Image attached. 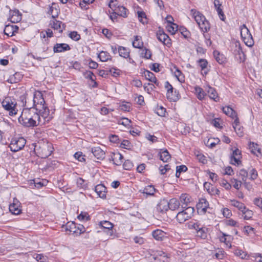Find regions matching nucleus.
I'll return each mask as SVG.
<instances>
[{
  "instance_id": "1",
  "label": "nucleus",
  "mask_w": 262,
  "mask_h": 262,
  "mask_svg": "<svg viewBox=\"0 0 262 262\" xmlns=\"http://www.w3.org/2000/svg\"><path fill=\"white\" fill-rule=\"evenodd\" d=\"M37 110L34 107L24 108L18 118L19 122L26 127H34L43 124L50 120L49 108H45L41 115L38 114Z\"/></svg>"
},
{
  "instance_id": "2",
  "label": "nucleus",
  "mask_w": 262,
  "mask_h": 262,
  "mask_svg": "<svg viewBox=\"0 0 262 262\" xmlns=\"http://www.w3.org/2000/svg\"><path fill=\"white\" fill-rule=\"evenodd\" d=\"M194 211V209L193 207H188L186 208L177 214L176 219L179 223L182 224L191 217Z\"/></svg>"
},
{
  "instance_id": "3",
  "label": "nucleus",
  "mask_w": 262,
  "mask_h": 262,
  "mask_svg": "<svg viewBox=\"0 0 262 262\" xmlns=\"http://www.w3.org/2000/svg\"><path fill=\"white\" fill-rule=\"evenodd\" d=\"M2 106L7 111L9 112L10 116L16 114V103L14 99L10 97H6L2 102Z\"/></svg>"
},
{
  "instance_id": "4",
  "label": "nucleus",
  "mask_w": 262,
  "mask_h": 262,
  "mask_svg": "<svg viewBox=\"0 0 262 262\" xmlns=\"http://www.w3.org/2000/svg\"><path fill=\"white\" fill-rule=\"evenodd\" d=\"M26 143V140L23 137L13 138L9 145L10 150L13 152H17L22 149Z\"/></svg>"
},
{
  "instance_id": "5",
  "label": "nucleus",
  "mask_w": 262,
  "mask_h": 262,
  "mask_svg": "<svg viewBox=\"0 0 262 262\" xmlns=\"http://www.w3.org/2000/svg\"><path fill=\"white\" fill-rule=\"evenodd\" d=\"M241 35L245 44L249 47L253 45V39L251 34L245 25L241 27Z\"/></svg>"
},
{
  "instance_id": "6",
  "label": "nucleus",
  "mask_w": 262,
  "mask_h": 262,
  "mask_svg": "<svg viewBox=\"0 0 262 262\" xmlns=\"http://www.w3.org/2000/svg\"><path fill=\"white\" fill-rule=\"evenodd\" d=\"M150 260L152 262H169V257L162 251L153 250L151 253Z\"/></svg>"
},
{
  "instance_id": "7",
  "label": "nucleus",
  "mask_w": 262,
  "mask_h": 262,
  "mask_svg": "<svg viewBox=\"0 0 262 262\" xmlns=\"http://www.w3.org/2000/svg\"><path fill=\"white\" fill-rule=\"evenodd\" d=\"M233 54L236 60L239 62H244L245 60V55L242 51V47L239 42L234 43Z\"/></svg>"
},
{
  "instance_id": "8",
  "label": "nucleus",
  "mask_w": 262,
  "mask_h": 262,
  "mask_svg": "<svg viewBox=\"0 0 262 262\" xmlns=\"http://www.w3.org/2000/svg\"><path fill=\"white\" fill-rule=\"evenodd\" d=\"M156 36L157 39L164 45L170 47L171 45V39L163 30H159L157 32Z\"/></svg>"
},
{
  "instance_id": "9",
  "label": "nucleus",
  "mask_w": 262,
  "mask_h": 262,
  "mask_svg": "<svg viewBox=\"0 0 262 262\" xmlns=\"http://www.w3.org/2000/svg\"><path fill=\"white\" fill-rule=\"evenodd\" d=\"M45 100L42 97V95L40 92H36L34 95L33 103L34 106L39 105L40 106V108H42L44 110L45 108H48L45 106Z\"/></svg>"
},
{
  "instance_id": "10",
  "label": "nucleus",
  "mask_w": 262,
  "mask_h": 262,
  "mask_svg": "<svg viewBox=\"0 0 262 262\" xmlns=\"http://www.w3.org/2000/svg\"><path fill=\"white\" fill-rule=\"evenodd\" d=\"M56 16H57V14L55 15H52L53 19L51 20L50 25L54 30H57L59 32H62L63 29L65 28V25L61 21L55 19Z\"/></svg>"
},
{
  "instance_id": "11",
  "label": "nucleus",
  "mask_w": 262,
  "mask_h": 262,
  "mask_svg": "<svg viewBox=\"0 0 262 262\" xmlns=\"http://www.w3.org/2000/svg\"><path fill=\"white\" fill-rule=\"evenodd\" d=\"M20 203L17 199H14L13 203L10 204L9 206L10 211L15 215L20 214L21 211L20 209Z\"/></svg>"
},
{
  "instance_id": "12",
  "label": "nucleus",
  "mask_w": 262,
  "mask_h": 262,
  "mask_svg": "<svg viewBox=\"0 0 262 262\" xmlns=\"http://www.w3.org/2000/svg\"><path fill=\"white\" fill-rule=\"evenodd\" d=\"M241 157V151L238 148H236L233 151L230 157L231 164L233 165H239L241 163L240 160Z\"/></svg>"
},
{
  "instance_id": "13",
  "label": "nucleus",
  "mask_w": 262,
  "mask_h": 262,
  "mask_svg": "<svg viewBox=\"0 0 262 262\" xmlns=\"http://www.w3.org/2000/svg\"><path fill=\"white\" fill-rule=\"evenodd\" d=\"M10 21L13 23H18L21 19V14L17 9L13 10H10Z\"/></svg>"
},
{
  "instance_id": "14",
  "label": "nucleus",
  "mask_w": 262,
  "mask_h": 262,
  "mask_svg": "<svg viewBox=\"0 0 262 262\" xmlns=\"http://www.w3.org/2000/svg\"><path fill=\"white\" fill-rule=\"evenodd\" d=\"M92 153L95 157L99 160H103L105 158V153L100 147H94L91 149Z\"/></svg>"
},
{
  "instance_id": "15",
  "label": "nucleus",
  "mask_w": 262,
  "mask_h": 262,
  "mask_svg": "<svg viewBox=\"0 0 262 262\" xmlns=\"http://www.w3.org/2000/svg\"><path fill=\"white\" fill-rule=\"evenodd\" d=\"M152 235L156 240L159 241H162L167 238V233L160 229L153 231Z\"/></svg>"
},
{
  "instance_id": "16",
  "label": "nucleus",
  "mask_w": 262,
  "mask_h": 262,
  "mask_svg": "<svg viewBox=\"0 0 262 262\" xmlns=\"http://www.w3.org/2000/svg\"><path fill=\"white\" fill-rule=\"evenodd\" d=\"M118 52L120 56L124 58H128V61L130 63L134 62V60L129 57V51L128 49L122 46H119L118 48Z\"/></svg>"
},
{
  "instance_id": "17",
  "label": "nucleus",
  "mask_w": 262,
  "mask_h": 262,
  "mask_svg": "<svg viewBox=\"0 0 262 262\" xmlns=\"http://www.w3.org/2000/svg\"><path fill=\"white\" fill-rule=\"evenodd\" d=\"M168 201L166 199L161 200L157 205V210L162 213H164L168 210L169 206H168Z\"/></svg>"
},
{
  "instance_id": "18",
  "label": "nucleus",
  "mask_w": 262,
  "mask_h": 262,
  "mask_svg": "<svg viewBox=\"0 0 262 262\" xmlns=\"http://www.w3.org/2000/svg\"><path fill=\"white\" fill-rule=\"evenodd\" d=\"M70 46L67 43H56L53 48L54 53H59L70 50Z\"/></svg>"
},
{
  "instance_id": "19",
  "label": "nucleus",
  "mask_w": 262,
  "mask_h": 262,
  "mask_svg": "<svg viewBox=\"0 0 262 262\" xmlns=\"http://www.w3.org/2000/svg\"><path fill=\"white\" fill-rule=\"evenodd\" d=\"M190 12L191 15L198 24V23H201L202 21H204L205 19H206L205 17L202 13L197 11L195 9H191Z\"/></svg>"
},
{
  "instance_id": "20",
  "label": "nucleus",
  "mask_w": 262,
  "mask_h": 262,
  "mask_svg": "<svg viewBox=\"0 0 262 262\" xmlns=\"http://www.w3.org/2000/svg\"><path fill=\"white\" fill-rule=\"evenodd\" d=\"M98 195L102 199L106 198V187L102 184L97 185L95 188Z\"/></svg>"
},
{
  "instance_id": "21",
  "label": "nucleus",
  "mask_w": 262,
  "mask_h": 262,
  "mask_svg": "<svg viewBox=\"0 0 262 262\" xmlns=\"http://www.w3.org/2000/svg\"><path fill=\"white\" fill-rule=\"evenodd\" d=\"M233 127L237 135L239 137L243 136V128L239 125V121L238 117H236L233 123Z\"/></svg>"
},
{
  "instance_id": "22",
  "label": "nucleus",
  "mask_w": 262,
  "mask_h": 262,
  "mask_svg": "<svg viewBox=\"0 0 262 262\" xmlns=\"http://www.w3.org/2000/svg\"><path fill=\"white\" fill-rule=\"evenodd\" d=\"M214 7L217 12L218 15L222 20H224L225 17L223 11L222 9L221 8L222 4L220 3L219 0H214Z\"/></svg>"
},
{
  "instance_id": "23",
  "label": "nucleus",
  "mask_w": 262,
  "mask_h": 262,
  "mask_svg": "<svg viewBox=\"0 0 262 262\" xmlns=\"http://www.w3.org/2000/svg\"><path fill=\"white\" fill-rule=\"evenodd\" d=\"M99 225L103 229L108 230L110 235H113L112 229L114 225L112 223L107 221H103L100 222Z\"/></svg>"
},
{
  "instance_id": "24",
  "label": "nucleus",
  "mask_w": 262,
  "mask_h": 262,
  "mask_svg": "<svg viewBox=\"0 0 262 262\" xmlns=\"http://www.w3.org/2000/svg\"><path fill=\"white\" fill-rule=\"evenodd\" d=\"M139 191L143 194H145L148 196H152L156 192V189L152 185H148L146 186L143 190L141 189Z\"/></svg>"
},
{
  "instance_id": "25",
  "label": "nucleus",
  "mask_w": 262,
  "mask_h": 262,
  "mask_svg": "<svg viewBox=\"0 0 262 262\" xmlns=\"http://www.w3.org/2000/svg\"><path fill=\"white\" fill-rule=\"evenodd\" d=\"M209 203L206 199L201 198L199 200V202L197 204L198 209H201L203 212L206 211L207 209L208 208Z\"/></svg>"
},
{
  "instance_id": "26",
  "label": "nucleus",
  "mask_w": 262,
  "mask_h": 262,
  "mask_svg": "<svg viewBox=\"0 0 262 262\" xmlns=\"http://www.w3.org/2000/svg\"><path fill=\"white\" fill-rule=\"evenodd\" d=\"M222 110L226 115L233 119H236V117H237L236 112L229 106L223 107Z\"/></svg>"
},
{
  "instance_id": "27",
  "label": "nucleus",
  "mask_w": 262,
  "mask_h": 262,
  "mask_svg": "<svg viewBox=\"0 0 262 262\" xmlns=\"http://www.w3.org/2000/svg\"><path fill=\"white\" fill-rule=\"evenodd\" d=\"M83 75L84 77L88 79H90L92 82H94V84L93 85V87H97V83L96 82V76L93 74V73L90 71H85L83 72Z\"/></svg>"
},
{
  "instance_id": "28",
  "label": "nucleus",
  "mask_w": 262,
  "mask_h": 262,
  "mask_svg": "<svg viewBox=\"0 0 262 262\" xmlns=\"http://www.w3.org/2000/svg\"><path fill=\"white\" fill-rule=\"evenodd\" d=\"M168 206H169V209L171 210H175L179 208L180 205V202L175 198H172L168 201Z\"/></svg>"
},
{
  "instance_id": "29",
  "label": "nucleus",
  "mask_w": 262,
  "mask_h": 262,
  "mask_svg": "<svg viewBox=\"0 0 262 262\" xmlns=\"http://www.w3.org/2000/svg\"><path fill=\"white\" fill-rule=\"evenodd\" d=\"M123 156L119 152L114 154V157H112V160L114 164L116 165H120L123 162Z\"/></svg>"
},
{
  "instance_id": "30",
  "label": "nucleus",
  "mask_w": 262,
  "mask_h": 262,
  "mask_svg": "<svg viewBox=\"0 0 262 262\" xmlns=\"http://www.w3.org/2000/svg\"><path fill=\"white\" fill-rule=\"evenodd\" d=\"M199 67L201 68V70L203 72L205 75L207 74L208 70H207L208 66V62L205 59H200L197 61Z\"/></svg>"
},
{
  "instance_id": "31",
  "label": "nucleus",
  "mask_w": 262,
  "mask_h": 262,
  "mask_svg": "<svg viewBox=\"0 0 262 262\" xmlns=\"http://www.w3.org/2000/svg\"><path fill=\"white\" fill-rule=\"evenodd\" d=\"M114 13L117 14L118 16H120L123 17L127 16V10L122 6H119L116 9H115Z\"/></svg>"
},
{
  "instance_id": "32",
  "label": "nucleus",
  "mask_w": 262,
  "mask_h": 262,
  "mask_svg": "<svg viewBox=\"0 0 262 262\" xmlns=\"http://www.w3.org/2000/svg\"><path fill=\"white\" fill-rule=\"evenodd\" d=\"M180 203H181V206L183 208H187L188 204L190 203V199L189 196L187 194H182L180 198Z\"/></svg>"
},
{
  "instance_id": "33",
  "label": "nucleus",
  "mask_w": 262,
  "mask_h": 262,
  "mask_svg": "<svg viewBox=\"0 0 262 262\" xmlns=\"http://www.w3.org/2000/svg\"><path fill=\"white\" fill-rule=\"evenodd\" d=\"M169 95L170 97H169V95L168 94H167V93H166L167 98L170 101L176 102L179 99V93L176 90L173 91V88L172 89L171 92H170Z\"/></svg>"
},
{
  "instance_id": "34",
  "label": "nucleus",
  "mask_w": 262,
  "mask_h": 262,
  "mask_svg": "<svg viewBox=\"0 0 262 262\" xmlns=\"http://www.w3.org/2000/svg\"><path fill=\"white\" fill-rule=\"evenodd\" d=\"M133 46L135 48L141 49L143 46V42L142 41L141 37L136 35L135 36V40L133 41Z\"/></svg>"
},
{
  "instance_id": "35",
  "label": "nucleus",
  "mask_w": 262,
  "mask_h": 262,
  "mask_svg": "<svg viewBox=\"0 0 262 262\" xmlns=\"http://www.w3.org/2000/svg\"><path fill=\"white\" fill-rule=\"evenodd\" d=\"M160 159L164 162H167L170 159L171 156L167 149L163 150L159 152Z\"/></svg>"
},
{
  "instance_id": "36",
  "label": "nucleus",
  "mask_w": 262,
  "mask_h": 262,
  "mask_svg": "<svg viewBox=\"0 0 262 262\" xmlns=\"http://www.w3.org/2000/svg\"><path fill=\"white\" fill-rule=\"evenodd\" d=\"M198 25L201 31L204 33L209 31L210 28V24L206 19H205L204 21H202L201 23H198Z\"/></svg>"
},
{
  "instance_id": "37",
  "label": "nucleus",
  "mask_w": 262,
  "mask_h": 262,
  "mask_svg": "<svg viewBox=\"0 0 262 262\" xmlns=\"http://www.w3.org/2000/svg\"><path fill=\"white\" fill-rule=\"evenodd\" d=\"M207 92H208L209 97L211 99H213L216 102L219 101V97L217 96L216 91L215 90V89L214 88H212L211 87H209Z\"/></svg>"
},
{
  "instance_id": "38",
  "label": "nucleus",
  "mask_w": 262,
  "mask_h": 262,
  "mask_svg": "<svg viewBox=\"0 0 262 262\" xmlns=\"http://www.w3.org/2000/svg\"><path fill=\"white\" fill-rule=\"evenodd\" d=\"M144 76L149 81L157 84V80L153 73L149 71H146L144 72Z\"/></svg>"
},
{
  "instance_id": "39",
  "label": "nucleus",
  "mask_w": 262,
  "mask_h": 262,
  "mask_svg": "<svg viewBox=\"0 0 262 262\" xmlns=\"http://www.w3.org/2000/svg\"><path fill=\"white\" fill-rule=\"evenodd\" d=\"M98 58L102 62H105L111 59V55L105 51H101L98 55Z\"/></svg>"
},
{
  "instance_id": "40",
  "label": "nucleus",
  "mask_w": 262,
  "mask_h": 262,
  "mask_svg": "<svg viewBox=\"0 0 262 262\" xmlns=\"http://www.w3.org/2000/svg\"><path fill=\"white\" fill-rule=\"evenodd\" d=\"M32 256L36 261L39 262H46L48 259V257L42 254L34 253Z\"/></svg>"
},
{
  "instance_id": "41",
  "label": "nucleus",
  "mask_w": 262,
  "mask_h": 262,
  "mask_svg": "<svg viewBox=\"0 0 262 262\" xmlns=\"http://www.w3.org/2000/svg\"><path fill=\"white\" fill-rule=\"evenodd\" d=\"M242 214V216L243 217L245 220H249L251 219L253 215V212L247 209L246 207H245V209H244L243 211H241Z\"/></svg>"
},
{
  "instance_id": "42",
  "label": "nucleus",
  "mask_w": 262,
  "mask_h": 262,
  "mask_svg": "<svg viewBox=\"0 0 262 262\" xmlns=\"http://www.w3.org/2000/svg\"><path fill=\"white\" fill-rule=\"evenodd\" d=\"M4 33L8 36H12L14 35L15 30H14L13 25H7L4 29Z\"/></svg>"
},
{
  "instance_id": "43",
  "label": "nucleus",
  "mask_w": 262,
  "mask_h": 262,
  "mask_svg": "<svg viewBox=\"0 0 262 262\" xmlns=\"http://www.w3.org/2000/svg\"><path fill=\"white\" fill-rule=\"evenodd\" d=\"M213 55L216 60L220 63L222 64L225 61V58L223 55L221 54L219 52L215 51L213 52Z\"/></svg>"
},
{
  "instance_id": "44",
  "label": "nucleus",
  "mask_w": 262,
  "mask_h": 262,
  "mask_svg": "<svg viewBox=\"0 0 262 262\" xmlns=\"http://www.w3.org/2000/svg\"><path fill=\"white\" fill-rule=\"evenodd\" d=\"M167 31L171 34H174L178 30V26L174 23H171L167 26Z\"/></svg>"
},
{
  "instance_id": "45",
  "label": "nucleus",
  "mask_w": 262,
  "mask_h": 262,
  "mask_svg": "<svg viewBox=\"0 0 262 262\" xmlns=\"http://www.w3.org/2000/svg\"><path fill=\"white\" fill-rule=\"evenodd\" d=\"M249 146L253 154L256 155L257 153H260V149L258 147V145L257 144H254L253 142H250Z\"/></svg>"
},
{
  "instance_id": "46",
  "label": "nucleus",
  "mask_w": 262,
  "mask_h": 262,
  "mask_svg": "<svg viewBox=\"0 0 262 262\" xmlns=\"http://www.w3.org/2000/svg\"><path fill=\"white\" fill-rule=\"evenodd\" d=\"M232 205L236 207L239 211H243L244 209H245V205L236 200H233L231 201Z\"/></svg>"
},
{
  "instance_id": "47",
  "label": "nucleus",
  "mask_w": 262,
  "mask_h": 262,
  "mask_svg": "<svg viewBox=\"0 0 262 262\" xmlns=\"http://www.w3.org/2000/svg\"><path fill=\"white\" fill-rule=\"evenodd\" d=\"M78 219L81 221H88L90 220V216L86 212H81L77 216Z\"/></svg>"
},
{
  "instance_id": "48",
  "label": "nucleus",
  "mask_w": 262,
  "mask_h": 262,
  "mask_svg": "<svg viewBox=\"0 0 262 262\" xmlns=\"http://www.w3.org/2000/svg\"><path fill=\"white\" fill-rule=\"evenodd\" d=\"M195 91L198 98L199 100H203L205 97V93L203 90L200 87H196L195 88Z\"/></svg>"
},
{
  "instance_id": "49",
  "label": "nucleus",
  "mask_w": 262,
  "mask_h": 262,
  "mask_svg": "<svg viewBox=\"0 0 262 262\" xmlns=\"http://www.w3.org/2000/svg\"><path fill=\"white\" fill-rule=\"evenodd\" d=\"M207 229L201 226L200 229L196 231L197 235L202 238L205 239L207 237Z\"/></svg>"
},
{
  "instance_id": "50",
  "label": "nucleus",
  "mask_w": 262,
  "mask_h": 262,
  "mask_svg": "<svg viewBox=\"0 0 262 262\" xmlns=\"http://www.w3.org/2000/svg\"><path fill=\"white\" fill-rule=\"evenodd\" d=\"M34 186L37 188H40L43 187V186H46L48 183V181L46 180H34Z\"/></svg>"
},
{
  "instance_id": "51",
  "label": "nucleus",
  "mask_w": 262,
  "mask_h": 262,
  "mask_svg": "<svg viewBox=\"0 0 262 262\" xmlns=\"http://www.w3.org/2000/svg\"><path fill=\"white\" fill-rule=\"evenodd\" d=\"M52 152V150H49L48 146H45L43 147L42 149L41 157L44 158H47L50 155H51Z\"/></svg>"
},
{
  "instance_id": "52",
  "label": "nucleus",
  "mask_w": 262,
  "mask_h": 262,
  "mask_svg": "<svg viewBox=\"0 0 262 262\" xmlns=\"http://www.w3.org/2000/svg\"><path fill=\"white\" fill-rule=\"evenodd\" d=\"M141 55L143 57L146 59H149L151 56V52L149 49L144 48L142 50Z\"/></svg>"
},
{
  "instance_id": "53",
  "label": "nucleus",
  "mask_w": 262,
  "mask_h": 262,
  "mask_svg": "<svg viewBox=\"0 0 262 262\" xmlns=\"http://www.w3.org/2000/svg\"><path fill=\"white\" fill-rule=\"evenodd\" d=\"M118 3L116 0H111L108 4V7L112 10L115 11V9H116L119 7Z\"/></svg>"
},
{
  "instance_id": "54",
  "label": "nucleus",
  "mask_w": 262,
  "mask_h": 262,
  "mask_svg": "<svg viewBox=\"0 0 262 262\" xmlns=\"http://www.w3.org/2000/svg\"><path fill=\"white\" fill-rule=\"evenodd\" d=\"M249 179L251 180H254L257 179L258 174L255 169L252 168L249 171Z\"/></svg>"
},
{
  "instance_id": "55",
  "label": "nucleus",
  "mask_w": 262,
  "mask_h": 262,
  "mask_svg": "<svg viewBox=\"0 0 262 262\" xmlns=\"http://www.w3.org/2000/svg\"><path fill=\"white\" fill-rule=\"evenodd\" d=\"M120 109L122 111L128 112L130 108V103L129 102H125L120 105Z\"/></svg>"
},
{
  "instance_id": "56",
  "label": "nucleus",
  "mask_w": 262,
  "mask_h": 262,
  "mask_svg": "<svg viewBox=\"0 0 262 262\" xmlns=\"http://www.w3.org/2000/svg\"><path fill=\"white\" fill-rule=\"evenodd\" d=\"M138 15L139 20L143 24L147 22L146 14L144 12H138Z\"/></svg>"
},
{
  "instance_id": "57",
  "label": "nucleus",
  "mask_w": 262,
  "mask_h": 262,
  "mask_svg": "<svg viewBox=\"0 0 262 262\" xmlns=\"http://www.w3.org/2000/svg\"><path fill=\"white\" fill-rule=\"evenodd\" d=\"M196 157L198 160L200 162H201L203 164H206L207 163V160L206 159V158L203 154L199 153L196 155Z\"/></svg>"
},
{
  "instance_id": "58",
  "label": "nucleus",
  "mask_w": 262,
  "mask_h": 262,
  "mask_svg": "<svg viewBox=\"0 0 262 262\" xmlns=\"http://www.w3.org/2000/svg\"><path fill=\"white\" fill-rule=\"evenodd\" d=\"M67 230H69L70 232H73V233H76L77 231L76 229V225L74 223H72L69 224V223L66 225Z\"/></svg>"
},
{
  "instance_id": "59",
  "label": "nucleus",
  "mask_w": 262,
  "mask_h": 262,
  "mask_svg": "<svg viewBox=\"0 0 262 262\" xmlns=\"http://www.w3.org/2000/svg\"><path fill=\"white\" fill-rule=\"evenodd\" d=\"M170 169V167L168 164H166L164 166H160L159 170L161 174H165L167 171Z\"/></svg>"
},
{
  "instance_id": "60",
  "label": "nucleus",
  "mask_w": 262,
  "mask_h": 262,
  "mask_svg": "<svg viewBox=\"0 0 262 262\" xmlns=\"http://www.w3.org/2000/svg\"><path fill=\"white\" fill-rule=\"evenodd\" d=\"M133 167V163L129 160H126L123 163V167L126 170H130Z\"/></svg>"
},
{
  "instance_id": "61",
  "label": "nucleus",
  "mask_w": 262,
  "mask_h": 262,
  "mask_svg": "<svg viewBox=\"0 0 262 262\" xmlns=\"http://www.w3.org/2000/svg\"><path fill=\"white\" fill-rule=\"evenodd\" d=\"M239 175L242 177V181L245 182L248 176V172L246 170L242 169L239 171Z\"/></svg>"
},
{
  "instance_id": "62",
  "label": "nucleus",
  "mask_w": 262,
  "mask_h": 262,
  "mask_svg": "<svg viewBox=\"0 0 262 262\" xmlns=\"http://www.w3.org/2000/svg\"><path fill=\"white\" fill-rule=\"evenodd\" d=\"M69 36L71 38L74 40H78L80 38V36L76 32L73 31L69 34Z\"/></svg>"
},
{
  "instance_id": "63",
  "label": "nucleus",
  "mask_w": 262,
  "mask_h": 262,
  "mask_svg": "<svg viewBox=\"0 0 262 262\" xmlns=\"http://www.w3.org/2000/svg\"><path fill=\"white\" fill-rule=\"evenodd\" d=\"M75 158L77 159L79 161L82 162L85 161V159L84 158V156L82 155V153L81 152H77L74 155Z\"/></svg>"
},
{
  "instance_id": "64",
  "label": "nucleus",
  "mask_w": 262,
  "mask_h": 262,
  "mask_svg": "<svg viewBox=\"0 0 262 262\" xmlns=\"http://www.w3.org/2000/svg\"><path fill=\"white\" fill-rule=\"evenodd\" d=\"M221 186L224 187L226 189L229 190L231 188V185L226 180H222L220 182Z\"/></svg>"
}]
</instances>
